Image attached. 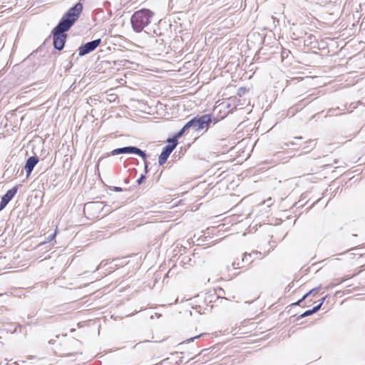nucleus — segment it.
Here are the masks:
<instances>
[{"label":"nucleus","instance_id":"nucleus-1","mask_svg":"<svg viewBox=\"0 0 365 365\" xmlns=\"http://www.w3.org/2000/svg\"><path fill=\"white\" fill-rule=\"evenodd\" d=\"M83 4L76 3L62 16L57 25L52 29L53 48L62 51L65 46L68 35L66 34L78 19L83 11Z\"/></svg>","mask_w":365,"mask_h":365},{"label":"nucleus","instance_id":"nucleus-2","mask_svg":"<svg viewBox=\"0 0 365 365\" xmlns=\"http://www.w3.org/2000/svg\"><path fill=\"white\" fill-rule=\"evenodd\" d=\"M153 16L154 12L148 9H141L135 11L130 18L133 30L136 33H140L143 31L147 32L145 29L151 23Z\"/></svg>","mask_w":365,"mask_h":365},{"label":"nucleus","instance_id":"nucleus-3","mask_svg":"<svg viewBox=\"0 0 365 365\" xmlns=\"http://www.w3.org/2000/svg\"><path fill=\"white\" fill-rule=\"evenodd\" d=\"M210 117L209 115L196 116L190 120L192 128L195 131H207L210 127Z\"/></svg>","mask_w":365,"mask_h":365},{"label":"nucleus","instance_id":"nucleus-4","mask_svg":"<svg viewBox=\"0 0 365 365\" xmlns=\"http://www.w3.org/2000/svg\"><path fill=\"white\" fill-rule=\"evenodd\" d=\"M120 154H135L141 157L143 160H146L148 157L145 151L133 145L115 148L110 152V155H116Z\"/></svg>","mask_w":365,"mask_h":365},{"label":"nucleus","instance_id":"nucleus-5","mask_svg":"<svg viewBox=\"0 0 365 365\" xmlns=\"http://www.w3.org/2000/svg\"><path fill=\"white\" fill-rule=\"evenodd\" d=\"M101 38H97L82 44L78 48V56H84L94 51L101 43Z\"/></svg>","mask_w":365,"mask_h":365},{"label":"nucleus","instance_id":"nucleus-6","mask_svg":"<svg viewBox=\"0 0 365 365\" xmlns=\"http://www.w3.org/2000/svg\"><path fill=\"white\" fill-rule=\"evenodd\" d=\"M167 142L168 143V144L163 147L161 153L160 154L158 158V163L160 165H163L166 163L170 155L178 145L177 143H175V141L170 140V138H168Z\"/></svg>","mask_w":365,"mask_h":365},{"label":"nucleus","instance_id":"nucleus-7","mask_svg":"<svg viewBox=\"0 0 365 365\" xmlns=\"http://www.w3.org/2000/svg\"><path fill=\"white\" fill-rule=\"evenodd\" d=\"M252 253L247 254L245 252L243 255L241 262L234 261L232 263V268L233 269L243 268L246 266V264H251L252 262Z\"/></svg>","mask_w":365,"mask_h":365},{"label":"nucleus","instance_id":"nucleus-8","mask_svg":"<svg viewBox=\"0 0 365 365\" xmlns=\"http://www.w3.org/2000/svg\"><path fill=\"white\" fill-rule=\"evenodd\" d=\"M38 161V157L36 155L31 156L26 160L24 169L26 170L27 178L31 175L34 167L36 165Z\"/></svg>","mask_w":365,"mask_h":365},{"label":"nucleus","instance_id":"nucleus-9","mask_svg":"<svg viewBox=\"0 0 365 365\" xmlns=\"http://www.w3.org/2000/svg\"><path fill=\"white\" fill-rule=\"evenodd\" d=\"M192 126H191V123L190 122V120L188 122H187L184 126L178 132L176 133L172 138H169L170 140H173V141H175V143H177V144L178 143V138H181L185 133L186 131L188 130V129L191 128Z\"/></svg>","mask_w":365,"mask_h":365},{"label":"nucleus","instance_id":"nucleus-10","mask_svg":"<svg viewBox=\"0 0 365 365\" xmlns=\"http://www.w3.org/2000/svg\"><path fill=\"white\" fill-rule=\"evenodd\" d=\"M18 191V186H14L11 189L6 191V192L1 197L6 200L9 202L13 199L14 195Z\"/></svg>","mask_w":365,"mask_h":365},{"label":"nucleus","instance_id":"nucleus-11","mask_svg":"<svg viewBox=\"0 0 365 365\" xmlns=\"http://www.w3.org/2000/svg\"><path fill=\"white\" fill-rule=\"evenodd\" d=\"M317 43L316 37L312 34H309L307 37L304 40V46L312 48H315Z\"/></svg>","mask_w":365,"mask_h":365},{"label":"nucleus","instance_id":"nucleus-12","mask_svg":"<svg viewBox=\"0 0 365 365\" xmlns=\"http://www.w3.org/2000/svg\"><path fill=\"white\" fill-rule=\"evenodd\" d=\"M100 205V202H88L84 206V209H91V208H93L95 207H98Z\"/></svg>","mask_w":365,"mask_h":365},{"label":"nucleus","instance_id":"nucleus-13","mask_svg":"<svg viewBox=\"0 0 365 365\" xmlns=\"http://www.w3.org/2000/svg\"><path fill=\"white\" fill-rule=\"evenodd\" d=\"M56 235V232L54 233L49 235L48 237H46L45 238V241L41 242L40 245H43L45 243L50 242L53 241L55 239Z\"/></svg>","mask_w":365,"mask_h":365},{"label":"nucleus","instance_id":"nucleus-14","mask_svg":"<svg viewBox=\"0 0 365 365\" xmlns=\"http://www.w3.org/2000/svg\"><path fill=\"white\" fill-rule=\"evenodd\" d=\"M320 289H321V286H319L318 287H315V288L311 289L309 292H308L305 294H307V297L309 295L315 296L316 294H318V292H319Z\"/></svg>","mask_w":365,"mask_h":365},{"label":"nucleus","instance_id":"nucleus-15","mask_svg":"<svg viewBox=\"0 0 365 365\" xmlns=\"http://www.w3.org/2000/svg\"><path fill=\"white\" fill-rule=\"evenodd\" d=\"M220 292H224V290L222 288H218V289L216 291V294H217V296L216 297L217 299L220 300V302H222L223 300L227 301L228 299L226 297H220Z\"/></svg>","mask_w":365,"mask_h":365},{"label":"nucleus","instance_id":"nucleus-16","mask_svg":"<svg viewBox=\"0 0 365 365\" xmlns=\"http://www.w3.org/2000/svg\"><path fill=\"white\" fill-rule=\"evenodd\" d=\"M312 314H312V312L311 309H308V310L305 311L304 313H302V314H300V315L297 317V320H299V319H302V318L307 317L310 316V315H312Z\"/></svg>","mask_w":365,"mask_h":365},{"label":"nucleus","instance_id":"nucleus-17","mask_svg":"<svg viewBox=\"0 0 365 365\" xmlns=\"http://www.w3.org/2000/svg\"><path fill=\"white\" fill-rule=\"evenodd\" d=\"M210 117V125H215L219 122V119L217 117H214L212 114H208Z\"/></svg>","mask_w":365,"mask_h":365},{"label":"nucleus","instance_id":"nucleus-18","mask_svg":"<svg viewBox=\"0 0 365 365\" xmlns=\"http://www.w3.org/2000/svg\"><path fill=\"white\" fill-rule=\"evenodd\" d=\"M9 204V202L1 197V202H0V211L5 208V207Z\"/></svg>","mask_w":365,"mask_h":365},{"label":"nucleus","instance_id":"nucleus-19","mask_svg":"<svg viewBox=\"0 0 365 365\" xmlns=\"http://www.w3.org/2000/svg\"><path fill=\"white\" fill-rule=\"evenodd\" d=\"M9 204V202L1 197V202H0V211L5 208V207Z\"/></svg>","mask_w":365,"mask_h":365},{"label":"nucleus","instance_id":"nucleus-20","mask_svg":"<svg viewBox=\"0 0 365 365\" xmlns=\"http://www.w3.org/2000/svg\"><path fill=\"white\" fill-rule=\"evenodd\" d=\"M109 190L114 192H121L123 190H127L126 189L123 190L122 187L118 186H109Z\"/></svg>","mask_w":365,"mask_h":365},{"label":"nucleus","instance_id":"nucleus-21","mask_svg":"<svg viewBox=\"0 0 365 365\" xmlns=\"http://www.w3.org/2000/svg\"><path fill=\"white\" fill-rule=\"evenodd\" d=\"M289 53H290L289 50L283 48L282 53H281L282 58L284 59L285 58H287Z\"/></svg>","mask_w":365,"mask_h":365},{"label":"nucleus","instance_id":"nucleus-22","mask_svg":"<svg viewBox=\"0 0 365 365\" xmlns=\"http://www.w3.org/2000/svg\"><path fill=\"white\" fill-rule=\"evenodd\" d=\"M348 278L346 277H342V278H337V279H335L333 282H334L336 284V286L338 285V284H341L342 282H344V281H346Z\"/></svg>","mask_w":365,"mask_h":365},{"label":"nucleus","instance_id":"nucleus-23","mask_svg":"<svg viewBox=\"0 0 365 365\" xmlns=\"http://www.w3.org/2000/svg\"><path fill=\"white\" fill-rule=\"evenodd\" d=\"M146 176L144 174L140 175V178L136 180L138 185H141L145 180Z\"/></svg>","mask_w":365,"mask_h":365},{"label":"nucleus","instance_id":"nucleus-24","mask_svg":"<svg viewBox=\"0 0 365 365\" xmlns=\"http://www.w3.org/2000/svg\"><path fill=\"white\" fill-rule=\"evenodd\" d=\"M307 298V294H304L300 299L297 302L292 304V306L300 305V304Z\"/></svg>","mask_w":365,"mask_h":365},{"label":"nucleus","instance_id":"nucleus-25","mask_svg":"<svg viewBox=\"0 0 365 365\" xmlns=\"http://www.w3.org/2000/svg\"><path fill=\"white\" fill-rule=\"evenodd\" d=\"M302 33H301V34H297L295 31H294V32L292 33V38L293 39L297 40V39H299V38H302Z\"/></svg>","mask_w":365,"mask_h":365},{"label":"nucleus","instance_id":"nucleus-26","mask_svg":"<svg viewBox=\"0 0 365 365\" xmlns=\"http://www.w3.org/2000/svg\"><path fill=\"white\" fill-rule=\"evenodd\" d=\"M70 66L71 67L73 66V61L78 59V57H76V53H73L70 58Z\"/></svg>","mask_w":365,"mask_h":365},{"label":"nucleus","instance_id":"nucleus-27","mask_svg":"<svg viewBox=\"0 0 365 365\" xmlns=\"http://www.w3.org/2000/svg\"><path fill=\"white\" fill-rule=\"evenodd\" d=\"M215 295L214 294H208L207 295V297H205V301H209V302H213V298H215Z\"/></svg>","mask_w":365,"mask_h":365},{"label":"nucleus","instance_id":"nucleus-28","mask_svg":"<svg viewBox=\"0 0 365 365\" xmlns=\"http://www.w3.org/2000/svg\"><path fill=\"white\" fill-rule=\"evenodd\" d=\"M143 160H144V170H145V173H148L149 171V170H148L149 162L147 161V159Z\"/></svg>","mask_w":365,"mask_h":365},{"label":"nucleus","instance_id":"nucleus-29","mask_svg":"<svg viewBox=\"0 0 365 365\" xmlns=\"http://www.w3.org/2000/svg\"><path fill=\"white\" fill-rule=\"evenodd\" d=\"M322 307L319 304H317V306H314L312 309H311V311L312 314L317 313Z\"/></svg>","mask_w":365,"mask_h":365},{"label":"nucleus","instance_id":"nucleus-30","mask_svg":"<svg viewBox=\"0 0 365 365\" xmlns=\"http://www.w3.org/2000/svg\"><path fill=\"white\" fill-rule=\"evenodd\" d=\"M203 335H204V334H201L197 335V336H196L191 337V338L188 339L186 341H188V342H190V341H194V339H197V338H200V337H201V336H203Z\"/></svg>","mask_w":365,"mask_h":365},{"label":"nucleus","instance_id":"nucleus-31","mask_svg":"<svg viewBox=\"0 0 365 365\" xmlns=\"http://www.w3.org/2000/svg\"><path fill=\"white\" fill-rule=\"evenodd\" d=\"M336 286V284L333 282H331L329 285L326 287V289H332Z\"/></svg>","mask_w":365,"mask_h":365},{"label":"nucleus","instance_id":"nucleus-32","mask_svg":"<svg viewBox=\"0 0 365 365\" xmlns=\"http://www.w3.org/2000/svg\"><path fill=\"white\" fill-rule=\"evenodd\" d=\"M295 145H297V144L294 141H290L289 143H284V145H286L287 147L294 146Z\"/></svg>","mask_w":365,"mask_h":365},{"label":"nucleus","instance_id":"nucleus-33","mask_svg":"<svg viewBox=\"0 0 365 365\" xmlns=\"http://www.w3.org/2000/svg\"><path fill=\"white\" fill-rule=\"evenodd\" d=\"M327 295H326L325 297H324L323 298H322V299H320V302H319V304L321 307H322V304H324V302L325 299H327Z\"/></svg>","mask_w":365,"mask_h":365},{"label":"nucleus","instance_id":"nucleus-34","mask_svg":"<svg viewBox=\"0 0 365 365\" xmlns=\"http://www.w3.org/2000/svg\"><path fill=\"white\" fill-rule=\"evenodd\" d=\"M121 62H122V61H120V63H119L118 61H113V64H114V65H119V66H120V65H122V64L120 63Z\"/></svg>","mask_w":365,"mask_h":365},{"label":"nucleus","instance_id":"nucleus-35","mask_svg":"<svg viewBox=\"0 0 365 365\" xmlns=\"http://www.w3.org/2000/svg\"><path fill=\"white\" fill-rule=\"evenodd\" d=\"M129 181H130V180H129V178H126V179H125V180H124L125 183H126V184L129 183Z\"/></svg>","mask_w":365,"mask_h":365},{"label":"nucleus","instance_id":"nucleus-36","mask_svg":"<svg viewBox=\"0 0 365 365\" xmlns=\"http://www.w3.org/2000/svg\"><path fill=\"white\" fill-rule=\"evenodd\" d=\"M302 136H299V137H294V139L298 140V139H302Z\"/></svg>","mask_w":365,"mask_h":365},{"label":"nucleus","instance_id":"nucleus-37","mask_svg":"<svg viewBox=\"0 0 365 365\" xmlns=\"http://www.w3.org/2000/svg\"><path fill=\"white\" fill-rule=\"evenodd\" d=\"M303 150H304V153L308 152V151L307 150V147H304V148H303Z\"/></svg>","mask_w":365,"mask_h":365},{"label":"nucleus","instance_id":"nucleus-38","mask_svg":"<svg viewBox=\"0 0 365 365\" xmlns=\"http://www.w3.org/2000/svg\"><path fill=\"white\" fill-rule=\"evenodd\" d=\"M309 143H310V144H311V143H313V145H315V144L314 143V140H310V141L309 142Z\"/></svg>","mask_w":365,"mask_h":365},{"label":"nucleus","instance_id":"nucleus-39","mask_svg":"<svg viewBox=\"0 0 365 365\" xmlns=\"http://www.w3.org/2000/svg\"><path fill=\"white\" fill-rule=\"evenodd\" d=\"M271 201H272V199H271V198H269V199H268V200H267V202L268 203H270V202H271Z\"/></svg>","mask_w":365,"mask_h":365},{"label":"nucleus","instance_id":"nucleus-40","mask_svg":"<svg viewBox=\"0 0 365 365\" xmlns=\"http://www.w3.org/2000/svg\"><path fill=\"white\" fill-rule=\"evenodd\" d=\"M135 164H138V160L137 159H135Z\"/></svg>","mask_w":365,"mask_h":365}]
</instances>
